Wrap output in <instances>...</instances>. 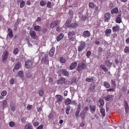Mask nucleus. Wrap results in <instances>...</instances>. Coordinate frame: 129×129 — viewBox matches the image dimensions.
Listing matches in <instances>:
<instances>
[{
	"label": "nucleus",
	"mask_w": 129,
	"mask_h": 129,
	"mask_svg": "<svg viewBox=\"0 0 129 129\" xmlns=\"http://www.w3.org/2000/svg\"><path fill=\"white\" fill-rule=\"evenodd\" d=\"M86 67V64L83 62L79 63L78 66L77 70L78 72L80 71L82 69H84Z\"/></svg>",
	"instance_id": "nucleus-1"
},
{
	"label": "nucleus",
	"mask_w": 129,
	"mask_h": 129,
	"mask_svg": "<svg viewBox=\"0 0 129 129\" xmlns=\"http://www.w3.org/2000/svg\"><path fill=\"white\" fill-rule=\"evenodd\" d=\"M26 67L28 69L31 68L33 65V61L29 60H27L25 62Z\"/></svg>",
	"instance_id": "nucleus-2"
},
{
	"label": "nucleus",
	"mask_w": 129,
	"mask_h": 129,
	"mask_svg": "<svg viewBox=\"0 0 129 129\" xmlns=\"http://www.w3.org/2000/svg\"><path fill=\"white\" fill-rule=\"evenodd\" d=\"M76 34L74 31H70L68 34V37L69 40L71 41H73L74 38L73 36L75 35Z\"/></svg>",
	"instance_id": "nucleus-3"
},
{
	"label": "nucleus",
	"mask_w": 129,
	"mask_h": 129,
	"mask_svg": "<svg viewBox=\"0 0 129 129\" xmlns=\"http://www.w3.org/2000/svg\"><path fill=\"white\" fill-rule=\"evenodd\" d=\"M41 62H44L46 64H48V55L46 54H45L44 56L42 58Z\"/></svg>",
	"instance_id": "nucleus-4"
},
{
	"label": "nucleus",
	"mask_w": 129,
	"mask_h": 129,
	"mask_svg": "<svg viewBox=\"0 0 129 129\" xmlns=\"http://www.w3.org/2000/svg\"><path fill=\"white\" fill-rule=\"evenodd\" d=\"M9 53L7 51H5L3 53L2 58L3 61H6L8 58V56Z\"/></svg>",
	"instance_id": "nucleus-5"
},
{
	"label": "nucleus",
	"mask_w": 129,
	"mask_h": 129,
	"mask_svg": "<svg viewBox=\"0 0 129 129\" xmlns=\"http://www.w3.org/2000/svg\"><path fill=\"white\" fill-rule=\"evenodd\" d=\"M59 22L58 20L54 21H52L50 24V28H53L56 27L57 25L59 24Z\"/></svg>",
	"instance_id": "nucleus-6"
},
{
	"label": "nucleus",
	"mask_w": 129,
	"mask_h": 129,
	"mask_svg": "<svg viewBox=\"0 0 129 129\" xmlns=\"http://www.w3.org/2000/svg\"><path fill=\"white\" fill-rule=\"evenodd\" d=\"M85 42H81L80 45L78 46V50L79 52L82 51L85 48Z\"/></svg>",
	"instance_id": "nucleus-7"
},
{
	"label": "nucleus",
	"mask_w": 129,
	"mask_h": 129,
	"mask_svg": "<svg viewBox=\"0 0 129 129\" xmlns=\"http://www.w3.org/2000/svg\"><path fill=\"white\" fill-rule=\"evenodd\" d=\"M111 17L110 13H106L105 15V21L106 22H108L110 20Z\"/></svg>",
	"instance_id": "nucleus-8"
},
{
	"label": "nucleus",
	"mask_w": 129,
	"mask_h": 129,
	"mask_svg": "<svg viewBox=\"0 0 129 129\" xmlns=\"http://www.w3.org/2000/svg\"><path fill=\"white\" fill-rule=\"evenodd\" d=\"M29 35L33 39H35L36 38L37 35L35 31H30L29 32Z\"/></svg>",
	"instance_id": "nucleus-9"
},
{
	"label": "nucleus",
	"mask_w": 129,
	"mask_h": 129,
	"mask_svg": "<svg viewBox=\"0 0 129 129\" xmlns=\"http://www.w3.org/2000/svg\"><path fill=\"white\" fill-rule=\"evenodd\" d=\"M90 112L92 113H94L96 109V106L94 105H90Z\"/></svg>",
	"instance_id": "nucleus-10"
},
{
	"label": "nucleus",
	"mask_w": 129,
	"mask_h": 129,
	"mask_svg": "<svg viewBox=\"0 0 129 129\" xmlns=\"http://www.w3.org/2000/svg\"><path fill=\"white\" fill-rule=\"evenodd\" d=\"M77 63L76 61H75L72 63L70 66V69L71 70L73 69L77 66Z\"/></svg>",
	"instance_id": "nucleus-11"
},
{
	"label": "nucleus",
	"mask_w": 129,
	"mask_h": 129,
	"mask_svg": "<svg viewBox=\"0 0 129 129\" xmlns=\"http://www.w3.org/2000/svg\"><path fill=\"white\" fill-rule=\"evenodd\" d=\"M60 72L62 74L66 76H68L69 74V73L65 69H61Z\"/></svg>",
	"instance_id": "nucleus-12"
},
{
	"label": "nucleus",
	"mask_w": 129,
	"mask_h": 129,
	"mask_svg": "<svg viewBox=\"0 0 129 129\" xmlns=\"http://www.w3.org/2000/svg\"><path fill=\"white\" fill-rule=\"evenodd\" d=\"M64 36V34L62 33H61L59 34V35L57 37L56 39L57 42L59 41Z\"/></svg>",
	"instance_id": "nucleus-13"
},
{
	"label": "nucleus",
	"mask_w": 129,
	"mask_h": 129,
	"mask_svg": "<svg viewBox=\"0 0 129 129\" xmlns=\"http://www.w3.org/2000/svg\"><path fill=\"white\" fill-rule=\"evenodd\" d=\"M78 26V24L77 23H73L70 24L68 26L69 27H72V28H75Z\"/></svg>",
	"instance_id": "nucleus-14"
},
{
	"label": "nucleus",
	"mask_w": 129,
	"mask_h": 129,
	"mask_svg": "<svg viewBox=\"0 0 129 129\" xmlns=\"http://www.w3.org/2000/svg\"><path fill=\"white\" fill-rule=\"evenodd\" d=\"M65 79L63 78H60L57 81V83L58 84H62L64 82Z\"/></svg>",
	"instance_id": "nucleus-15"
},
{
	"label": "nucleus",
	"mask_w": 129,
	"mask_h": 129,
	"mask_svg": "<svg viewBox=\"0 0 129 129\" xmlns=\"http://www.w3.org/2000/svg\"><path fill=\"white\" fill-rule=\"evenodd\" d=\"M56 96L57 97V102L59 103H61L62 101V96L60 95H56Z\"/></svg>",
	"instance_id": "nucleus-16"
},
{
	"label": "nucleus",
	"mask_w": 129,
	"mask_h": 129,
	"mask_svg": "<svg viewBox=\"0 0 129 129\" xmlns=\"http://www.w3.org/2000/svg\"><path fill=\"white\" fill-rule=\"evenodd\" d=\"M8 31L9 32V33L7 35V37H8V36H9L10 38H12L13 36V34L12 30L10 28H8Z\"/></svg>",
	"instance_id": "nucleus-17"
},
{
	"label": "nucleus",
	"mask_w": 129,
	"mask_h": 129,
	"mask_svg": "<svg viewBox=\"0 0 129 129\" xmlns=\"http://www.w3.org/2000/svg\"><path fill=\"white\" fill-rule=\"evenodd\" d=\"M10 108L11 110L13 112L14 111L16 110L15 104L13 103H12L10 105Z\"/></svg>",
	"instance_id": "nucleus-18"
},
{
	"label": "nucleus",
	"mask_w": 129,
	"mask_h": 129,
	"mask_svg": "<svg viewBox=\"0 0 129 129\" xmlns=\"http://www.w3.org/2000/svg\"><path fill=\"white\" fill-rule=\"evenodd\" d=\"M119 27L118 25H116V26H113L112 27V30L113 32H116L118 31H119Z\"/></svg>",
	"instance_id": "nucleus-19"
},
{
	"label": "nucleus",
	"mask_w": 129,
	"mask_h": 129,
	"mask_svg": "<svg viewBox=\"0 0 129 129\" xmlns=\"http://www.w3.org/2000/svg\"><path fill=\"white\" fill-rule=\"evenodd\" d=\"M114 98V96L113 95H108L105 98V99L108 101H110L112 100Z\"/></svg>",
	"instance_id": "nucleus-20"
},
{
	"label": "nucleus",
	"mask_w": 129,
	"mask_h": 129,
	"mask_svg": "<svg viewBox=\"0 0 129 129\" xmlns=\"http://www.w3.org/2000/svg\"><path fill=\"white\" fill-rule=\"evenodd\" d=\"M20 66V62H18L15 64L14 66V68L16 70H18L19 69Z\"/></svg>",
	"instance_id": "nucleus-21"
},
{
	"label": "nucleus",
	"mask_w": 129,
	"mask_h": 129,
	"mask_svg": "<svg viewBox=\"0 0 129 129\" xmlns=\"http://www.w3.org/2000/svg\"><path fill=\"white\" fill-rule=\"evenodd\" d=\"M55 49L54 48H52L50 50L49 55L50 56H52L54 54Z\"/></svg>",
	"instance_id": "nucleus-22"
},
{
	"label": "nucleus",
	"mask_w": 129,
	"mask_h": 129,
	"mask_svg": "<svg viewBox=\"0 0 129 129\" xmlns=\"http://www.w3.org/2000/svg\"><path fill=\"white\" fill-rule=\"evenodd\" d=\"M125 104L124 106L125 107V109L126 112H128L129 110V107L128 104L127 103L126 101H125Z\"/></svg>",
	"instance_id": "nucleus-23"
},
{
	"label": "nucleus",
	"mask_w": 129,
	"mask_h": 129,
	"mask_svg": "<svg viewBox=\"0 0 129 129\" xmlns=\"http://www.w3.org/2000/svg\"><path fill=\"white\" fill-rule=\"evenodd\" d=\"M99 102L100 104L99 106L100 107V108H102L104 105V102L103 100L102 99H100L99 100Z\"/></svg>",
	"instance_id": "nucleus-24"
},
{
	"label": "nucleus",
	"mask_w": 129,
	"mask_h": 129,
	"mask_svg": "<svg viewBox=\"0 0 129 129\" xmlns=\"http://www.w3.org/2000/svg\"><path fill=\"white\" fill-rule=\"evenodd\" d=\"M111 32V30L110 29H107L105 31V34L106 36H109L110 35V34Z\"/></svg>",
	"instance_id": "nucleus-25"
},
{
	"label": "nucleus",
	"mask_w": 129,
	"mask_h": 129,
	"mask_svg": "<svg viewBox=\"0 0 129 129\" xmlns=\"http://www.w3.org/2000/svg\"><path fill=\"white\" fill-rule=\"evenodd\" d=\"M33 127L31 124H27L24 127V129H32Z\"/></svg>",
	"instance_id": "nucleus-26"
},
{
	"label": "nucleus",
	"mask_w": 129,
	"mask_h": 129,
	"mask_svg": "<svg viewBox=\"0 0 129 129\" xmlns=\"http://www.w3.org/2000/svg\"><path fill=\"white\" fill-rule=\"evenodd\" d=\"M104 86L107 88H109L110 87L109 84L107 82H104Z\"/></svg>",
	"instance_id": "nucleus-27"
},
{
	"label": "nucleus",
	"mask_w": 129,
	"mask_h": 129,
	"mask_svg": "<svg viewBox=\"0 0 129 129\" xmlns=\"http://www.w3.org/2000/svg\"><path fill=\"white\" fill-rule=\"evenodd\" d=\"M100 112H101L102 116L103 117H104L105 116V110L104 108H102L100 110Z\"/></svg>",
	"instance_id": "nucleus-28"
},
{
	"label": "nucleus",
	"mask_w": 129,
	"mask_h": 129,
	"mask_svg": "<svg viewBox=\"0 0 129 129\" xmlns=\"http://www.w3.org/2000/svg\"><path fill=\"white\" fill-rule=\"evenodd\" d=\"M118 11V9L117 8H115L113 9L111 11V13L112 14L114 13H117Z\"/></svg>",
	"instance_id": "nucleus-29"
},
{
	"label": "nucleus",
	"mask_w": 129,
	"mask_h": 129,
	"mask_svg": "<svg viewBox=\"0 0 129 129\" xmlns=\"http://www.w3.org/2000/svg\"><path fill=\"white\" fill-rule=\"evenodd\" d=\"M18 20H17V21L15 22L14 25V31H16V29L17 28L18 25L19 24V21H18Z\"/></svg>",
	"instance_id": "nucleus-30"
},
{
	"label": "nucleus",
	"mask_w": 129,
	"mask_h": 129,
	"mask_svg": "<svg viewBox=\"0 0 129 129\" xmlns=\"http://www.w3.org/2000/svg\"><path fill=\"white\" fill-rule=\"evenodd\" d=\"M121 16H118L116 20V22L117 23H120L121 22Z\"/></svg>",
	"instance_id": "nucleus-31"
},
{
	"label": "nucleus",
	"mask_w": 129,
	"mask_h": 129,
	"mask_svg": "<svg viewBox=\"0 0 129 129\" xmlns=\"http://www.w3.org/2000/svg\"><path fill=\"white\" fill-rule=\"evenodd\" d=\"M95 84L94 82H92L91 84V86L90 88V90H92L95 88Z\"/></svg>",
	"instance_id": "nucleus-32"
},
{
	"label": "nucleus",
	"mask_w": 129,
	"mask_h": 129,
	"mask_svg": "<svg viewBox=\"0 0 129 129\" xmlns=\"http://www.w3.org/2000/svg\"><path fill=\"white\" fill-rule=\"evenodd\" d=\"M34 29L35 30L37 31H40L41 29L40 26L39 25H37L34 27Z\"/></svg>",
	"instance_id": "nucleus-33"
},
{
	"label": "nucleus",
	"mask_w": 129,
	"mask_h": 129,
	"mask_svg": "<svg viewBox=\"0 0 129 129\" xmlns=\"http://www.w3.org/2000/svg\"><path fill=\"white\" fill-rule=\"evenodd\" d=\"M71 102V100L69 98H68L66 99L65 102V104L66 105H67L70 104Z\"/></svg>",
	"instance_id": "nucleus-34"
},
{
	"label": "nucleus",
	"mask_w": 129,
	"mask_h": 129,
	"mask_svg": "<svg viewBox=\"0 0 129 129\" xmlns=\"http://www.w3.org/2000/svg\"><path fill=\"white\" fill-rule=\"evenodd\" d=\"M83 36L84 37L89 36V31L88 30L85 31L83 33Z\"/></svg>",
	"instance_id": "nucleus-35"
},
{
	"label": "nucleus",
	"mask_w": 129,
	"mask_h": 129,
	"mask_svg": "<svg viewBox=\"0 0 129 129\" xmlns=\"http://www.w3.org/2000/svg\"><path fill=\"white\" fill-rule=\"evenodd\" d=\"M21 1L20 3V8H23L25 5V2L24 1L22 0Z\"/></svg>",
	"instance_id": "nucleus-36"
},
{
	"label": "nucleus",
	"mask_w": 129,
	"mask_h": 129,
	"mask_svg": "<svg viewBox=\"0 0 129 129\" xmlns=\"http://www.w3.org/2000/svg\"><path fill=\"white\" fill-rule=\"evenodd\" d=\"M18 75L20 77H23L24 75V73L22 71H20L18 72Z\"/></svg>",
	"instance_id": "nucleus-37"
},
{
	"label": "nucleus",
	"mask_w": 129,
	"mask_h": 129,
	"mask_svg": "<svg viewBox=\"0 0 129 129\" xmlns=\"http://www.w3.org/2000/svg\"><path fill=\"white\" fill-rule=\"evenodd\" d=\"M60 61L61 62L64 63H65L66 61V59L65 58H64L63 57H61L60 58Z\"/></svg>",
	"instance_id": "nucleus-38"
},
{
	"label": "nucleus",
	"mask_w": 129,
	"mask_h": 129,
	"mask_svg": "<svg viewBox=\"0 0 129 129\" xmlns=\"http://www.w3.org/2000/svg\"><path fill=\"white\" fill-rule=\"evenodd\" d=\"M46 4V2L43 1H41L40 2V5L42 6H44Z\"/></svg>",
	"instance_id": "nucleus-39"
},
{
	"label": "nucleus",
	"mask_w": 129,
	"mask_h": 129,
	"mask_svg": "<svg viewBox=\"0 0 129 129\" xmlns=\"http://www.w3.org/2000/svg\"><path fill=\"white\" fill-rule=\"evenodd\" d=\"M106 63L107 66H111L112 64V62L110 61V60H108L107 61Z\"/></svg>",
	"instance_id": "nucleus-40"
},
{
	"label": "nucleus",
	"mask_w": 129,
	"mask_h": 129,
	"mask_svg": "<svg viewBox=\"0 0 129 129\" xmlns=\"http://www.w3.org/2000/svg\"><path fill=\"white\" fill-rule=\"evenodd\" d=\"M101 68L104 71H107L108 70L106 68V66L105 65H101L100 66Z\"/></svg>",
	"instance_id": "nucleus-41"
},
{
	"label": "nucleus",
	"mask_w": 129,
	"mask_h": 129,
	"mask_svg": "<svg viewBox=\"0 0 129 129\" xmlns=\"http://www.w3.org/2000/svg\"><path fill=\"white\" fill-rule=\"evenodd\" d=\"M71 107L70 106H68L67 107L66 111V114H69V111L71 109Z\"/></svg>",
	"instance_id": "nucleus-42"
},
{
	"label": "nucleus",
	"mask_w": 129,
	"mask_h": 129,
	"mask_svg": "<svg viewBox=\"0 0 129 129\" xmlns=\"http://www.w3.org/2000/svg\"><path fill=\"white\" fill-rule=\"evenodd\" d=\"M18 49L17 48H16L13 51V53L14 54L16 55L18 53Z\"/></svg>",
	"instance_id": "nucleus-43"
},
{
	"label": "nucleus",
	"mask_w": 129,
	"mask_h": 129,
	"mask_svg": "<svg viewBox=\"0 0 129 129\" xmlns=\"http://www.w3.org/2000/svg\"><path fill=\"white\" fill-rule=\"evenodd\" d=\"M79 17L80 19H82L84 20H85L86 19V17L85 16H82V15H79Z\"/></svg>",
	"instance_id": "nucleus-44"
},
{
	"label": "nucleus",
	"mask_w": 129,
	"mask_h": 129,
	"mask_svg": "<svg viewBox=\"0 0 129 129\" xmlns=\"http://www.w3.org/2000/svg\"><path fill=\"white\" fill-rule=\"evenodd\" d=\"M15 124V123L13 121H11L9 123V126L11 127H14Z\"/></svg>",
	"instance_id": "nucleus-45"
},
{
	"label": "nucleus",
	"mask_w": 129,
	"mask_h": 129,
	"mask_svg": "<svg viewBox=\"0 0 129 129\" xmlns=\"http://www.w3.org/2000/svg\"><path fill=\"white\" fill-rule=\"evenodd\" d=\"M7 105V102L6 100H4L3 103V105L4 108L6 107Z\"/></svg>",
	"instance_id": "nucleus-46"
},
{
	"label": "nucleus",
	"mask_w": 129,
	"mask_h": 129,
	"mask_svg": "<svg viewBox=\"0 0 129 129\" xmlns=\"http://www.w3.org/2000/svg\"><path fill=\"white\" fill-rule=\"evenodd\" d=\"M26 119L27 117H24L21 119V120L23 123H24L25 122Z\"/></svg>",
	"instance_id": "nucleus-47"
},
{
	"label": "nucleus",
	"mask_w": 129,
	"mask_h": 129,
	"mask_svg": "<svg viewBox=\"0 0 129 129\" xmlns=\"http://www.w3.org/2000/svg\"><path fill=\"white\" fill-rule=\"evenodd\" d=\"M32 76L31 73L30 72H27V73L26 75V77L28 78H30Z\"/></svg>",
	"instance_id": "nucleus-48"
},
{
	"label": "nucleus",
	"mask_w": 129,
	"mask_h": 129,
	"mask_svg": "<svg viewBox=\"0 0 129 129\" xmlns=\"http://www.w3.org/2000/svg\"><path fill=\"white\" fill-rule=\"evenodd\" d=\"M89 7L92 8H93L94 7V4L92 3H89Z\"/></svg>",
	"instance_id": "nucleus-49"
},
{
	"label": "nucleus",
	"mask_w": 129,
	"mask_h": 129,
	"mask_svg": "<svg viewBox=\"0 0 129 129\" xmlns=\"http://www.w3.org/2000/svg\"><path fill=\"white\" fill-rule=\"evenodd\" d=\"M47 6L48 8H51V3L49 2H48L47 3Z\"/></svg>",
	"instance_id": "nucleus-50"
},
{
	"label": "nucleus",
	"mask_w": 129,
	"mask_h": 129,
	"mask_svg": "<svg viewBox=\"0 0 129 129\" xmlns=\"http://www.w3.org/2000/svg\"><path fill=\"white\" fill-rule=\"evenodd\" d=\"M7 93V91L5 90H4L2 92L1 95L3 96H5L6 95Z\"/></svg>",
	"instance_id": "nucleus-51"
},
{
	"label": "nucleus",
	"mask_w": 129,
	"mask_h": 129,
	"mask_svg": "<svg viewBox=\"0 0 129 129\" xmlns=\"http://www.w3.org/2000/svg\"><path fill=\"white\" fill-rule=\"evenodd\" d=\"M44 94V91L42 90H40L39 91V94L40 96H42Z\"/></svg>",
	"instance_id": "nucleus-52"
},
{
	"label": "nucleus",
	"mask_w": 129,
	"mask_h": 129,
	"mask_svg": "<svg viewBox=\"0 0 129 129\" xmlns=\"http://www.w3.org/2000/svg\"><path fill=\"white\" fill-rule=\"evenodd\" d=\"M125 52L126 53L129 52V47L127 46L125 47L124 49Z\"/></svg>",
	"instance_id": "nucleus-53"
},
{
	"label": "nucleus",
	"mask_w": 129,
	"mask_h": 129,
	"mask_svg": "<svg viewBox=\"0 0 129 129\" xmlns=\"http://www.w3.org/2000/svg\"><path fill=\"white\" fill-rule=\"evenodd\" d=\"M26 40L27 42V43L28 44V46L30 47H32V45L30 43H29V40L28 39H26Z\"/></svg>",
	"instance_id": "nucleus-54"
},
{
	"label": "nucleus",
	"mask_w": 129,
	"mask_h": 129,
	"mask_svg": "<svg viewBox=\"0 0 129 129\" xmlns=\"http://www.w3.org/2000/svg\"><path fill=\"white\" fill-rule=\"evenodd\" d=\"M80 110H77L76 111L75 115L76 117H78L79 115V113L80 111Z\"/></svg>",
	"instance_id": "nucleus-55"
},
{
	"label": "nucleus",
	"mask_w": 129,
	"mask_h": 129,
	"mask_svg": "<svg viewBox=\"0 0 129 129\" xmlns=\"http://www.w3.org/2000/svg\"><path fill=\"white\" fill-rule=\"evenodd\" d=\"M39 124V123L38 122H34L33 124V126L34 127H36L38 126Z\"/></svg>",
	"instance_id": "nucleus-56"
},
{
	"label": "nucleus",
	"mask_w": 129,
	"mask_h": 129,
	"mask_svg": "<svg viewBox=\"0 0 129 129\" xmlns=\"http://www.w3.org/2000/svg\"><path fill=\"white\" fill-rule=\"evenodd\" d=\"M10 83L11 84H13L14 83V80L13 78H11L9 80Z\"/></svg>",
	"instance_id": "nucleus-57"
},
{
	"label": "nucleus",
	"mask_w": 129,
	"mask_h": 129,
	"mask_svg": "<svg viewBox=\"0 0 129 129\" xmlns=\"http://www.w3.org/2000/svg\"><path fill=\"white\" fill-rule=\"evenodd\" d=\"M71 21L69 20L67 21L66 22V25L68 27H69L68 26L70 25V24L71 23Z\"/></svg>",
	"instance_id": "nucleus-58"
},
{
	"label": "nucleus",
	"mask_w": 129,
	"mask_h": 129,
	"mask_svg": "<svg viewBox=\"0 0 129 129\" xmlns=\"http://www.w3.org/2000/svg\"><path fill=\"white\" fill-rule=\"evenodd\" d=\"M107 91H115V89L114 88H110L109 89H107Z\"/></svg>",
	"instance_id": "nucleus-59"
},
{
	"label": "nucleus",
	"mask_w": 129,
	"mask_h": 129,
	"mask_svg": "<svg viewBox=\"0 0 129 129\" xmlns=\"http://www.w3.org/2000/svg\"><path fill=\"white\" fill-rule=\"evenodd\" d=\"M88 107H86L84 108V109L83 110V112L86 113L87 112V111H88Z\"/></svg>",
	"instance_id": "nucleus-60"
},
{
	"label": "nucleus",
	"mask_w": 129,
	"mask_h": 129,
	"mask_svg": "<svg viewBox=\"0 0 129 129\" xmlns=\"http://www.w3.org/2000/svg\"><path fill=\"white\" fill-rule=\"evenodd\" d=\"M43 127V124H41L37 128V129H42Z\"/></svg>",
	"instance_id": "nucleus-61"
},
{
	"label": "nucleus",
	"mask_w": 129,
	"mask_h": 129,
	"mask_svg": "<svg viewBox=\"0 0 129 129\" xmlns=\"http://www.w3.org/2000/svg\"><path fill=\"white\" fill-rule=\"evenodd\" d=\"M32 106L31 105H27V108L28 110H30L32 108Z\"/></svg>",
	"instance_id": "nucleus-62"
},
{
	"label": "nucleus",
	"mask_w": 129,
	"mask_h": 129,
	"mask_svg": "<svg viewBox=\"0 0 129 129\" xmlns=\"http://www.w3.org/2000/svg\"><path fill=\"white\" fill-rule=\"evenodd\" d=\"M47 31V28H44L42 29V32L43 33H45Z\"/></svg>",
	"instance_id": "nucleus-63"
},
{
	"label": "nucleus",
	"mask_w": 129,
	"mask_h": 129,
	"mask_svg": "<svg viewBox=\"0 0 129 129\" xmlns=\"http://www.w3.org/2000/svg\"><path fill=\"white\" fill-rule=\"evenodd\" d=\"M77 108H78L77 110H81V104L80 103L78 105V106Z\"/></svg>",
	"instance_id": "nucleus-64"
}]
</instances>
